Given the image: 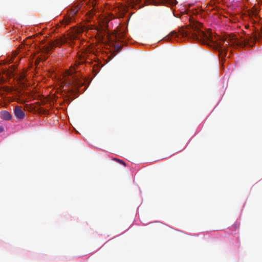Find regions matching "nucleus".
Masks as SVG:
<instances>
[{
	"instance_id": "obj_5",
	"label": "nucleus",
	"mask_w": 262,
	"mask_h": 262,
	"mask_svg": "<svg viewBox=\"0 0 262 262\" xmlns=\"http://www.w3.org/2000/svg\"><path fill=\"white\" fill-rule=\"evenodd\" d=\"M14 114L15 116L19 119H23L25 117V113L23 111L21 107L19 106H16L14 108Z\"/></svg>"
},
{
	"instance_id": "obj_9",
	"label": "nucleus",
	"mask_w": 262,
	"mask_h": 262,
	"mask_svg": "<svg viewBox=\"0 0 262 262\" xmlns=\"http://www.w3.org/2000/svg\"><path fill=\"white\" fill-rule=\"evenodd\" d=\"M85 59L84 57H80L79 59V60L76 61V63L80 64L83 63L85 62Z\"/></svg>"
},
{
	"instance_id": "obj_2",
	"label": "nucleus",
	"mask_w": 262,
	"mask_h": 262,
	"mask_svg": "<svg viewBox=\"0 0 262 262\" xmlns=\"http://www.w3.org/2000/svg\"><path fill=\"white\" fill-rule=\"evenodd\" d=\"M257 39L256 34L254 32L246 34L245 36L242 37L241 40L238 39L234 35H227L223 37L222 40L216 43V49L219 56L224 57L226 56L227 49L229 47H243L247 45L252 46Z\"/></svg>"
},
{
	"instance_id": "obj_11",
	"label": "nucleus",
	"mask_w": 262,
	"mask_h": 262,
	"mask_svg": "<svg viewBox=\"0 0 262 262\" xmlns=\"http://www.w3.org/2000/svg\"><path fill=\"white\" fill-rule=\"evenodd\" d=\"M239 227V224H235L232 226V228H234V229H235V230L238 228Z\"/></svg>"
},
{
	"instance_id": "obj_6",
	"label": "nucleus",
	"mask_w": 262,
	"mask_h": 262,
	"mask_svg": "<svg viewBox=\"0 0 262 262\" xmlns=\"http://www.w3.org/2000/svg\"><path fill=\"white\" fill-rule=\"evenodd\" d=\"M66 41L63 39H57L50 43V48L52 49L54 47L60 46L64 43Z\"/></svg>"
},
{
	"instance_id": "obj_14",
	"label": "nucleus",
	"mask_w": 262,
	"mask_h": 262,
	"mask_svg": "<svg viewBox=\"0 0 262 262\" xmlns=\"http://www.w3.org/2000/svg\"><path fill=\"white\" fill-rule=\"evenodd\" d=\"M118 161L119 162L122 164L125 165V163L123 161H122V160H118Z\"/></svg>"
},
{
	"instance_id": "obj_13",
	"label": "nucleus",
	"mask_w": 262,
	"mask_h": 262,
	"mask_svg": "<svg viewBox=\"0 0 262 262\" xmlns=\"http://www.w3.org/2000/svg\"><path fill=\"white\" fill-rule=\"evenodd\" d=\"M141 0H133L134 3H139Z\"/></svg>"
},
{
	"instance_id": "obj_4",
	"label": "nucleus",
	"mask_w": 262,
	"mask_h": 262,
	"mask_svg": "<svg viewBox=\"0 0 262 262\" xmlns=\"http://www.w3.org/2000/svg\"><path fill=\"white\" fill-rule=\"evenodd\" d=\"M80 9V6L79 5L73 6L68 11L67 14L64 16L62 23L66 25L73 21L75 19V16Z\"/></svg>"
},
{
	"instance_id": "obj_10",
	"label": "nucleus",
	"mask_w": 262,
	"mask_h": 262,
	"mask_svg": "<svg viewBox=\"0 0 262 262\" xmlns=\"http://www.w3.org/2000/svg\"><path fill=\"white\" fill-rule=\"evenodd\" d=\"M252 17L254 16L256 18L258 17V11L255 9L254 10L252 11Z\"/></svg>"
},
{
	"instance_id": "obj_15",
	"label": "nucleus",
	"mask_w": 262,
	"mask_h": 262,
	"mask_svg": "<svg viewBox=\"0 0 262 262\" xmlns=\"http://www.w3.org/2000/svg\"><path fill=\"white\" fill-rule=\"evenodd\" d=\"M4 131V128L3 127H0V133H2Z\"/></svg>"
},
{
	"instance_id": "obj_3",
	"label": "nucleus",
	"mask_w": 262,
	"mask_h": 262,
	"mask_svg": "<svg viewBox=\"0 0 262 262\" xmlns=\"http://www.w3.org/2000/svg\"><path fill=\"white\" fill-rule=\"evenodd\" d=\"M75 72H76V70L74 67H71L70 69L67 71V75L71 77L70 78L68 77V81L66 82V84L68 85H72L77 87L82 84V83L79 81L78 77L74 75Z\"/></svg>"
},
{
	"instance_id": "obj_7",
	"label": "nucleus",
	"mask_w": 262,
	"mask_h": 262,
	"mask_svg": "<svg viewBox=\"0 0 262 262\" xmlns=\"http://www.w3.org/2000/svg\"><path fill=\"white\" fill-rule=\"evenodd\" d=\"M1 118L6 120H10L12 118V115L7 111H3L1 112Z\"/></svg>"
},
{
	"instance_id": "obj_8",
	"label": "nucleus",
	"mask_w": 262,
	"mask_h": 262,
	"mask_svg": "<svg viewBox=\"0 0 262 262\" xmlns=\"http://www.w3.org/2000/svg\"><path fill=\"white\" fill-rule=\"evenodd\" d=\"M82 29L78 28L74 30V32L72 34L69 35V39L70 40H74L77 38V35L82 31Z\"/></svg>"
},
{
	"instance_id": "obj_1",
	"label": "nucleus",
	"mask_w": 262,
	"mask_h": 262,
	"mask_svg": "<svg viewBox=\"0 0 262 262\" xmlns=\"http://www.w3.org/2000/svg\"><path fill=\"white\" fill-rule=\"evenodd\" d=\"M170 35L172 37H185L198 40L203 44L211 41L210 34L204 32L202 24L197 21L192 22L189 26L180 29L178 33L171 32Z\"/></svg>"
},
{
	"instance_id": "obj_12",
	"label": "nucleus",
	"mask_w": 262,
	"mask_h": 262,
	"mask_svg": "<svg viewBox=\"0 0 262 262\" xmlns=\"http://www.w3.org/2000/svg\"><path fill=\"white\" fill-rule=\"evenodd\" d=\"M88 14L90 16V17H91L93 16V15H94V12L92 11V10L91 11H89L88 12Z\"/></svg>"
}]
</instances>
